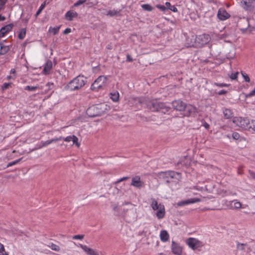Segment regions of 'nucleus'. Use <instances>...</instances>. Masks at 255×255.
<instances>
[{"instance_id":"f257e3e1","label":"nucleus","mask_w":255,"mask_h":255,"mask_svg":"<svg viewBox=\"0 0 255 255\" xmlns=\"http://www.w3.org/2000/svg\"><path fill=\"white\" fill-rule=\"evenodd\" d=\"M87 82V78L83 75H79L70 81L66 88L68 90L73 91L81 89Z\"/></svg>"},{"instance_id":"f03ea898","label":"nucleus","mask_w":255,"mask_h":255,"mask_svg":"<svg viewBox=\"0 0 255 255\" xmlns=\"http://www.w3.org/2000/svg\"><path fill=\"white\" fill-rule=\"evenodd\" d=\"M150 206L154 211H156V215L158 219L163 218L165 215V207L161 203H158L157 201L154 198L151 199Z\"/></svg>"},{"instance_id":"7ed1b4c3","label":"nucleus","mask_w":255,"mask_h":255,"mask_svg":"<svg viewBox=\"0 0 255 255\" xmlns=\"http://www.w3.org/2000/svg\"><path fill=\"white\" fill-rule=\"evenodd\" d=\"M104 104L92 105L88 108L86 114L90 117L101 116L104 113Z\"/></svg>"},{"instance_id":"20e7f679","label":"nucleus","mask_w":255,"mask_h":255,"mask_svg":"<svg viewBox=\"0 0 255 255\" xmlns=\"http://www.w3.org/2000/svg\"><path fill=\"white\" fill-rule=\"evenodd\" d=\"M157 176L159 178L166 179L167 182H169V178L175 179V182L180 181L181 179V175L180 173L172 171L159 172L157 173Z\"/></svg>"},{"instance_id":"39448f33","label":"nucleus","mask_w":255,"mask_h":255,"mask_svg":"<svg viewBox=\"0 0 255 255\" xmlns=\"http://www.w3.org/2000/svg\"><path fill=\"white\" fill-rule=\"evenodd\" d=\"M108 78L105 76H100L96 79L91 86V89L94 91H98L108 84Z\"/></svg>"},{"instance_id":"423d86ee","label":"nucleus","mask_w":255,"mask_h":255,"mask_svg":"<svg viewBox=\"0 0 255 255\" xmlns=\"http://www.w3.org/2000/svg\"><path fill=\"white\" fill-rule=\"evenodd\" d=\"M233 122L240 128L247 130L250 127V119L247 118L236 117L234 118Z\"/></svg>"},{"instance_id":"0eeeda50","label":"nucleus","mask_w":255,"mask_h":255,"mask_svg":"<svg viewBox=\"0 0 255 255\" xmlns=\"http://www.w3.org/2000/svg\"><path fill=\"white\" fill-rule=\"evenodd\" d=\"M186 244L193 250H200L204 246V244L198 239L194 238H189L185 241Z\"/></svg>"},{"instance_id":"6e6552de","label":"nucleus","mask_w":255,"mask_h":255,"mask_svg":"<svg viewBox=\"0 0 255 255\" xmlns=\"http://www.w3.org/2000/svg\"><path fill=\"white\" fill-rule=\"evenodd\" d=\"M147 107L152 112L158 111L164 108V104L159 102L157 100H152L147 104Z\"/></svg>"},{"instance_id":"1a4fd4ad","label":"nucleus","mask_w":255,"mask_h":255,"mask_svg":"<svg viewBox=\"0 0 255 255\" xmlns=\"http://www.w3.org/2000/svg\"><path fill=\"white\" fill-rule=\"evenodd\" d=\"M211 40L210 35L208 34H203L199 35L196 38V42L201 45L207 44Z\"/></svg>"},{"instance_id":"9d476101","label":"nucleus","mask_w":255,"mask_h":255,"mask_svg":"<svg viewBox=\"0 0 255 255\" xmlns=\"http://www.w3.org/2000/svg\"><path fill=\"white\" fill-rule=\"evenodd\" d=\"M186 105L185 103L180 100H175L172 103L173 108L179 111H184L186 109Z\"/></svg>"},{"instance_id":"9b49d317","label":"nucleus","mask_w":255,"mask_h":255,"mask_svg":"<svg viewBox=\"0 0 255 255\" xmlns=\"http://www.w3.org/2000/svg\"><path fill=\"white\" fill-rule=\"evenodd\" d=\"M185 111V115L187 117L195 115L198 113L197 108L192 105H186V109Z\"/></svg>"},{"instance_id":"f8f14e48","label":"nucleus","mask_w":255,"mask_h":255,"mask_svg":"<svg viewBox=\"0 0 255 255\" xmlns=\"http://www.w3.org/2000/svg\"><path fill=\"white\" fill-rule=\"evenodd\" d=\"M217 16L220 20H225L230 17V15L224 8H221L218 10Z\"/></svg>"},{"instance_id":"ddd939ff","label":"nucleus","mask_w":255,"mask_h":255,"mask_svg":"<svg viewBox=\"0 0 255 255\" xmlns=\"http://www.w3.org/2000/svg\"><path fill=\"white\" fill-rule=\"evenodd\" d=\"M201 200L199 198H191L186 200L181 201L177 203L178 206H184L190 204H193L196 202H200Z\"/></svg>"},{"instance_id":"4468645a","label":"nucleus","mask_w":255,"mask_h":255,"mask_svg":"<svg viewBox=\"0 0 255 255\" xmlns=\"http://www.w3.org/2000/svg\"><path fill=\"white\" fill-rule=\"evenodd\" d=\"M78 247H80L82 249V250L88 255H99L98 252L89 248L86 245H83L82 244H79Z\"/></svg>"},{"instance_id":"2eb2a0df","label":"nucleus","mask_w":255,"mask_h":255,"mask_svg":"<svg viewBox=\"0 0 255 255\" xmlns=\"http://www.w3.org/2000/svg\"><path fill=\"white\" fill-rule=\"evenodd\" d=\"M171 249L172 253L176 255H181L182 253V248L178 244L172 242Z\"/></svg>"},{"instance_id":"dca6fc26","label":"nucleus","mask_w":255,"mask_h":255,"mask_svg":"<svg viewBox=\"0 0 255 255\" xmlns=\"http://www.w3.org/2000/svg\"><path fill=\"white\" fill-rule=\"evenodd\" d=\"M131 185L137 188H140L143 186V183L140 180V177L136 176L132 178Z\"/></svg>"},{"instance_id":"f3484780","label":"nucleus","mask_w":255,"mask_h":255,"mask_svg":"<svg viewBox=\"0 0 255 255\" xmlns=\"http://www.w3.org/2000/svg\"><path fill=\"white\" fill-rule=\"evenodd\" d=\"M11 24H8L2 27L0 30V38L4 37L8 32L11 30Z\"/></svg>"},{"instance_id":"a211bd4d","label":"nucleus","mask_w":255,"mask_h":255,"mask_svg":"<svg viewBox=\"0 0 255 255\" xmlns=\"http://www.w3.org/2000/svg\"><path fill=\"white\" fill-rule=\"evenodd\" d=\"M52 62L50 60L47 61L44 65V68L43 70V73L45 75L48 74L51 69H52Z\"/></svg>"},{"instance_id":"6ab92c4d","label":"nucleus","mask_w":255,"mask_h":255,"mask_svg":"<svg viewBox=\"0 0 255 255\" xmlns=\"http://www.w3.org/2000/svg\"><path fill=\"white\" fill-rule=\"evenodd\" d=\"M254 0H243L241 2V5L246 10L250 9L252 6V3Z\"/></svg>"},{"instance_id":"aec40b11","label":"nucleus","mask_w":255,"mask_h":255,"mask_svg":"<svg viewBox=\"0 0 255 255\" xmlns=\"http://www.w3.org/2000/svg\"><path fill=\"white\" fill-rule=\"evenodd\" d=\"M160 238L162 242H166L169 240V235L166 230H162L160 233Z\"/></svg>"},{"instance_id":"412c9836","label":"nucleus","mask_w":255,"mask_h":255,"mask_svg":"<svg viewBox=\"0 0 255 255\" xmlns=\"http://www.w3.org/2000/svg\"><path fill=\"white\" fill-rule=\"evenodd\" d=\"M110 99L114 102H118L119 101L120 94L117 91H113L110 93Z\"/></svg>"},{"instance_id":"4be33fe9","label":"nucleus","mask_w":255,"mask_h":255,"mask_svg":"<svg viewBox=\"0 0 255 255\" xmlns=\"http://www.w3.org/2000/svg\"><path fill=\"white\" fill-rule=\"evenodd\" d=\"M78 13L76 12H74L71 10L68 11L65 14L66 18L70 21L73 20L74 17H77Z\"/></svg>"},{"instance_id":"5701e85b","label":"nucleus","mask_w":255,"mask_h":255,"mask_svg":"<svg viewBox=\"0 0 255 255\" xmlns=\"http://www.w3.org/2000/svg\"><path fill=\"white\" fill-rule=\"evenodd\" d=\"M64 140L66 142H70V141L72 140L73 142V144H75L78 146L79 145V144L78 142V138L75 135H73L72 136H68L64 138Z\"/></svg>"},{"instance_id":"b1692460","label":"nucleus","mask_w":255,"mask_h":255,"mask_svg":"<svg viewBox=\"0 0 255 255\" xmlns=\"http://www.w3.org/2000/svg\"><path fill=\"white\" fill-rule=\"evenodd\" d=\"M223 114L225 118L227 119H229L232 118L233 117V112L230 109H225L223 110Z\"/></svg>"},{"instance_id":"393cba45","label":"nucleus","mask_w":255,"mask_h":255,"mask_svg":"<svg viewBox=\"0 0 255 255\" xmlns=\"http://www.w3.org/2000/svg\"><path fill=\"white\" fill-rule=\"evenodd\" d=\"M220 194L223 196H230V195H232V196L236 195V193L235 192H233L230 190H222L221 191Z\"/></svg>"},{"instance_id":"a878e982","label":"nucleus","mask_w":255,"mask_h":255,"mask_svg":"<svg viewBox=\"0 0 255 255\" xmlns=\"http://www.w3.org/2000/svg\"><path fill=\"white\" fill-rule=\"evenodd\" d=\"M239 75L238 72H231L230 74H228L229 77L231 80H237Z\"/></svg>"},{"instance_id":"bb28decb","label":"nucleus","mask_w":255,"mask_h":255,"mask_svg":"<svg viewBox=\"0 0 255 255\" xmlns=\"http://www.w3.org/2000/svg\"><path fill=\"white\" fill-rule=\"evenodd\" d=\"M250 128L248 129V130H253L255 131V120L250 119V125H249Z\"/></svg>"},{"instance_id":"cd10ccee","label":"nucleus","mask_w":255,"mask_h":255,"mask_svg":"<svg viewBox=\"0 0 255 255\" xmlns=\"http://www.w3.org/2000/svg\"><path fill=\"white\" fill-rule=\"evenodd\" d=\"M26 31V28H25L21 29L19 33H18V38L20 39H23L25 36Z\"/></svg>"},{"instance_id":"c85d7f7f","label":"nucleus","mask_w":255,"mask_h":255,"mask_svg":"<svg viewBox=\"0 0 255 255\" xmlns=\"http://www.w3.org/2000/svg\"><path fill=\"white\" fill-rule=\"evenodd\" d=\"M48 247H49L51 250L57 252L59 251L60 249L58 246L53 243L50 244L49 245H48Z\"/></svg>"},{"instance_id":"c756f323","label":"nucleus","mask_w":255,"mask_h":255,"mask_svg":"<svg viewBox=\"0 0 255 255\" xmlns=\"http://www.w3.org/2000/svg\"><path fill=\"white\" fill-rule=\"evenodd\" d=\"M45 6H46L45 2H43V3H42L41 4L40 7H39V9H38V10L37 11V12L36 13V14H35L36 17H37L40 14V13L41 12V11L43 10V9L45 8Z\"/></svg>"},{"instance_id":"7c9ffc66","label":"nucleus","mask_w":255,"mask_h":255,"mask_svg":"<svg viewBox=\"0 0 255 255\" xmlns=\"http://www.w3.org/2000/svg\"><path fill=\"white\" fill-rule=\"evenodd\" d=\"M142 8L146 11H151L153 10V7L148 4H144L141 5Z\"/></svg>"},{"instance_id":"2f4dec72","label":"nucleus","mask_w":255,"mask_h":255,"mask_svg":"<svg viewBox=\"0 0 255 255\" xmlns=\"http://www.w3.org/2000/svg\"><path fill=\"white\" fill-rule=\"evenodd\" d=\"M60 27H50L49 31V32L52 33L53 34H56L58 33L59 31Z\"/></svg>"},{"instance_id":"473e14b6","label":"nucleus","mask_w":255,"mask_h":255,"mask_svg":"<svg viewBox=\"0 0 255 255\" xmlns=\"http://www.w3.org/2000/svg\"><path fill=\"white\" fill-rule=\"evenodd\" d=\"M248 247V245L247 244H241L238 243L237 245V248L239 250H244L246 247Z\"/></svg>"},{"instance_id":"72a5a7b5","label":"nucleus","mask_w":255,"mask_h":255,"mask_svg":"<svg viewBox=\"0 0 255 255\" xmlns=\"http://www.w3.org/2000/svg\"><path fill=\"white\" fill-rule=\"evenodd\" d=\"M0 54H4L7 51L8 48L7 46H4L2 44H0Z\"/></svg>"},{"instance_id":"f704fd0d","label":"nucleus","mask_w":255,"mask_h":255,"mask_svg":"<svg viewBox=\"0 0 255 255\" xmlns=\"http://www.w3.org/2000/svg\"><path fill=\"white\" fill-rule=\"evenodd\" d=\"M241 75L245 82L248 83H249L250 82V78L249 75L246 72L242 71Z\"/></svg>"},{"instance_id":"c9c22d12","label":"nucleus","mask_w":255,"mask_h":255,"mask_svg":"<svg viewBox=\"0 0 255 255\" xmlns=\"http://www.w3.org/2000/svg\"><path fill=\"white\" fill-rule=\"evenodd\" d=\"M11 86V83H4L1 86L2 91H5L8 89Z\"/></svg>"},{"instance_id":"e433bc0d","label":"nucleus","mask_w":255,"mask_h":255,"mask_svg":"<svg viewBox=\"0 0 255 255\" xmlns=\"http://www.w3.org/2000/svg\"><path fill=\"white\" fill-rule=\"evenodd\" d=\"M0 255H8L5 252L3 245L0 243Z\"/></svg>"},{"instance_id":"4c0bfd02","label":"nucleus","mask_w":255,"mask_h":255,"mask_svg":"<svg viewBox=\"0 0 255 255\" xmlns=\"http://www.w3.org/2000/svg\"><path fill=\"white\" fill-rule=\"evenodd\" d=\"M234 202V208L238 209L241 208L242 204L240 202L238 201L237 200H234L232 201Z\"/></svg>"},{"instance_id":"58836bf2","label":"nucleus","mask_w":255,"mask_h":255,"mask_svg":"<svg viewBox=\"0 0 255 255\" xmlns=\"http://www.w3.org/2000/svg\"><path fill=\"white\" fill-rule=\"evenodd\" d=\"M38 89L37 86H26L25 87L24 89L27 91H34L36 89Z\"/></svg>"},{"instance_id":"ea45409f","label":"nucleus","mask_w":255,"mask_h":255,"mask_svg":"<svg viewBox=\"0 0 255 255\" xmlns=\"http://www.w3.org/2000/svg\"><path fill=\"white\" fill-rule=\"evenodd\" d=\"M214 85L219 87H228L230 86V84L219 83H215Z\"/></svg>"},{"instance_id":"a19ab883","label":"nucleus","mask_w":255,"mask_h":255,"mask_svg":"<svg viewBox=\"0 0 255 255\" xmlns=\"http://www.w3.org/2000/svg\"><path fill=\"white\" fill-rule=\"evenodd\" d=\"M87 0H78L74 4V6L77 7L78 6L86 2Z\"/></svg>"},{"instance_id":"79ce46f5","label":"nucleus","mask_w":255,"mask_h":255,"mask_svg":"<svg viewBox=\"0 0 255 255\" xmlns=\"http://www.w3.org/2000/svg\"><path fill=\"white\" fill-rule=\"evenodd\" d=\"M84 237V235H78L72 237V239L74 240H82Z\"/></svg>"},{"instance_id":"37998d69","label":"nucleus","mask_w":255,"mask_h":255,"mask_svg":"<svg viewBox=\"0 0 255 255\" xmlns=\"http://www.w3.org/2000/svg\"><path fill=\"white\" fill-rule=\"evenodd\" d=\"M240 135L239 133L234 132L232 134V137L235 140H238L240 138Z\"/></svg>"},{"instance_id":"c03bdc74","label":"nucleus","mask_w":255,"mask_h":255,"mask_svg":"<svg viewBox=\"0 0 255 255\" xmlns=\"http://www.w3.org/2000/svg\"><path fill=\"white\" fill-rule=\"evenodd\" d=\"M253 96H255V88L251 91L249 94H248L246 97V98H250Z\"/></svg>"},{"instance_id":"a18cd8bd","label":"nucleus","mask_w":255,"mask_h":255,"mask_svg":"<svg viewBox=\"0 0 255 255\" xmlns=\"http://www.w3.org/2000/svg\"><path fill=\"white\" fill-rule=\"evenodd\" d=\"M118 11L115 10H109L108 12V15H109L110 16H114V15H117L118 14Z\"/></svg>"},{"instance_id":"49530a36","label":"nucleus","mask_w":255,"mask_h":255,"mask_svg":"<svg viewBox=\"0 0 255 255\" xmlns=\"http://www.w3.org/2000/svg\"><path fill=\"white\" fill-rule=\"evenodd\" d=\"M63 138V137L62 136H60L59 137H58V138H53L50 140V142H51V143H53V142H56V141H59V140H61V139H62Z\"/></svg>"},{"instance_id":"de8ad7c7","label":"nucleus","mask_w":255,"mask_h":255,"mask_svg":"<svg viewBox=\"0 0 255 255\" xmlns=\"http://www.w3.org/2000/svg\"><path fill=\"white\" fill-rule=\"evenodd\" d=\"M250 177L255 180V173L251 170L249 171Z\"/></svg>"},{"instance_id":"09e8293b","label":"nucleus","mask_w":255,"mask_h":255,"mask_svg":"<svg viewBox=\"0 0 255 255\" xmlns=\"http://www.w3.org/2000/svg\"><path fill=\"white\" fill-rule=\"evenodd\" d=\"M128 179V177H124L123 178L119 179L118 180H117L116 182V183H119L122 181H125V180H127Z\"/></svg>"},{"instance_id":"8fccbe9b","label":"nucleus","mask_w":255,"mask_h":255,"mask_svg":"<svg viewBox=\"0 0 255 255\" xmlns=\"http://www.w3.org/2000/svg\"><path fill=\"white\" fill-rule=\"evenodd\" d=\"M156 7L158 8H159L160 10H161L162 11H164L166 9V7L165 6L162 5H157Z\"/></svg>"},{"instance_id":"3c124183","label":"nucleus","mask_w":255,"mask_h":255,"mask_svg":"<svg viewBox=\"0 0 255 255\" xmlns=\"http://www.w3.org/2000/svg\"><path fill=\"white\" fill-rule=\"evenodd\" d=\"M238 174L242 175L243 174V167L240 166L238 169Z\"/></svg>"},{"instance_id":"603ef678","label":"nucleus","mask_w":255,"mask_h":255,"mask_svg":"<svg viewBox=\"0 0 255 255\" xmlns=\"http://www.w3.org/2000/svg\"><path fill=\"white\" fill-rule=\"evenodd\" d=\"M169 9L171 10L173 12H177L178 10L177 8L174 5H172L171 6V7H169Z\"/></svg>"},{"instance_id":"864d4df0","label":"nucleus","mask_w":255,"mask_h":255,"mask_svg":"<svg viewBox=\"0 0 255 255\" xmlns=\"http://www.w3.org/2000/svg\"><path fill=\"white\" fill-rule=\"evenodd\" d=\"M71 32V29L70 28H66L64 31H63V33L65 34H68Z\"/></svg>"},{"instance_id":"5fc2aeb1","label":"nucleus","mask_w":255,"mask_h":255,"mask_svg":"<svg viewBox=\"0 0 255 255\" xmlns=\"http://www.w3.org/2000/svg\"><path fill=\"white\" fill-rule=\"evenodd\" d=\"M227 91H226L225 90H222L218 92V94L219 95H225V94H227Z\"/></svg>"},{"instance_id":"6e6d98bb","label":"nucleus","mask_w":255,"mask_h":255,"mask_svg":"<svg viewBox=\"0 0 255 255\" xmlns=\"http://www.w3.org/2000/svg\"><path fill=\"white\" fill-rule=\"evenodd\" d=\"M203 126L207 129H209V127H210V126L209 125L206 123V122H204L203 123Z\"/></svg>"},{"instance_id":"4d7b16f0","label":"nucleus","mask_w":255,"mask_h":255,"mask_svg":"<svg viewBox=\"0 0 255 255\" xmlns=\"http://www.w3.org/2000/svg\"><path fill=\"white\" fill-rule=\"evenodd\" d=\"M51 144V142H50V140H47L46 141H44L43 143H42V146H47L49 144Z\"/></svg>"},{"instance_id":"13d9d810","label":"nucleus","mask_w":255,"mask_h":255,"mask_svg":"<svg viewBox=\"0 0 255 255\" xmlns=\"http://www.w3.org/2000/svg\"><path fill=\"white\" fill-rule=\"evenodd\" d=\"M127 61L128 62H132L133 59L129 55H128L127 56Z\"/></svg>"},{"instance_id":"bf43d9fd","label":"nucleus","mask_w":255,"mask_h":255,"mask_svg":"<svg viewBox=\"0 0 255 255\" xmlns=\"http://www.w3.org/2000/svg\"><path fill=\"white\" fill-rule=\"evenodd\" d=\"M5 1L0 0V8H1L4 5Z\"/></svg>"},{"instance_id":"052dcab7","label":"nucleus","mask_w":255,"mask_h":255,"mask_svg":"<svg viewBox=\"0 0 255 255\" xmlns=\"http://www.w3.org/2000/svg\"><path fill=\"white\" fill-rule=\"evenodd\" d=\"M165 5H166V7L168 9H169V7H171V6H172L171 3L169 2H166Z\"/></svg>"},{"instance_id":"680f3d73","label":"nucleus","mask_w":255,"mask_h":255,"mask_svg":"<svg viewBox=\"0 0 255 255\" xmlns=\"http://www.w3.org/2000/svg\"><path fill=\"white\" fill-rule=\"evenodd\" d=\"M16 164V160H14V161H12V162H10V163H9L7 164V166H8H8H11V165H14V164Z\"/></svg>"},{"instance_id":"e2e57ef3","label":"nucleus","mask_w":255,"mask_h":255,"mask_svg":"<svg viewBox=\"0 0 255 255\" xmlns=\"http://www.w3.org/2000/svg\"><path fill=\"white\" fill-rule=\"evenodd\" d=\"M5 19V17L0 15V21H3Z\"/></svg>"},{"instance_id":"0e129e2a","label":"nucleus","mask_w":255,"mask_h":255,"mask_svg":"<svg viewBox=\"0 0 255 255\" xmlns=\"http://www.w3.org/2000/svg\"><path fill=\"white\" fill-rule=\"evenodd\" d=\"M15 72V69H12L10 70V73H14Z\"/></svg>"},{"instance_id":"69168bd1","label":"nucleus","mask_w":255,"mask_h":255,"mask_svg":"<svg viewBox=\"0 0 255 255\" xmlns=\"http://www.w3.org/2000/svg\"><path fill=\"white\" fill-rule=\"evenodd\" d=\"M6 78L7 80H9L12 78V77L11 76H7Z\"/></svg>"},{"instance_id":"338daca9","label":"nucleus","mask_w":255,"mask_h":255,"mask_svg":"<svg viewBox=\"0 0 255 255\" xmlns=\"http://www.w3.org/2000/svg\"><path fill=\"white\" fill-rule=\"evenodd\" d=\"M227 136V137L230 138V136L229 135H228Z\"/></svg>"}]
</instances>
